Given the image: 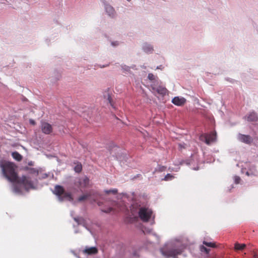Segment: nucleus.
Wrapping results in <instances>:
<instances>
[{"label": "nucleus", "instance_id": "28", "mask_svg": "<svg viewBox=\"0 0 258 258\" xmlns=\"http://www.w3.org/2000/svg\"><path fill=\"white\" fill-rule=\"evenodd\" d=\"M240 180V178L239 177H236V179H235V181H236V182L237 183H239V181Z\"/></svg>", "mask_w": 258, "mask_h": 258}, {"label": "nucleus", "instance_id": "16", "mask_svg": "<svg viewBox=\"0 0 258 258\" xmlns=\"http://www.w3.org/2000/svg\"><path fill=\"white\" fill-rule=\"evenodd\" d=\"M246 247V244H240L238 242H236L234 245V249L235 250H242Z\"/></svg>", "mask_w": 258, "mask_h": 258}, {"label": "nucleus", "instance_id": "35", "mask_svg": "<svg viewBox=\"0 0 258 258\" xmlns=\"http://www.w3.org/2000/svg\"><path fill=\"white\" fill-rule=\"evenodd\" d=\"M127 1H128V2H130L131 0H127Z\"/></svg>", "mask_w": 258, "mask_h": 258}, {"label": "nucleus", "instance_id": "6", "mask_svg": "<svg viewBox=\"0 0 258 258\" xmlns=\"http://www.w3.org/2000/svg\"><path fill=\"white\" fill-rule=\"evenodd\" d=\"M98 194L93 190L90 191L88 193L82 195V201L84 200H88L92 203L95 202L98 198Z\"/></svg>", "mask_w": 258, "mask_h": 258}, {"label": "nucleus", "instance_id": "2", "mask_svg": "<svg viewBox=\"0 0 258 258\" xmlns=\"http://www.w3.org/2000/svg\"><path fill=\"white\" fill-rule=\"evenodd\" d=\"M54 194L58 197V200L61 202L66 200H72L71 194L66 192L62 186L56 185L54 187Z\"/></svg>", "mask_w": 258, "mask_h": 258}, {"label": "nucleus", "instance_id": "18", "mask_svg": "<svg viewBox=\"0 0 258 258\" xmlns=\"http://www.w3.org/2000/svg\"><path fill=\"white\" fill-rule=\"evenodd\" d=\"M203 244L208 247H216V244L214 242H209L204 241Z\"/></svg>", "mask_w": 258, "mask_h": 258}, {"label": "nucleus", "instance_id": "30", "mask_svg": "<svg viewBox=\"0 0 258 258\" xmlns=\"http://www.w3.org/2000/svg\"><path fill=\"white\" fill-rule=\"evenodd\" d=\"M31 122L33 124H35V122L34 121H31Z\"/></svg>", "mask_w": 258, "mask_h": 258}, {"label": "nucleus", "instance_id": "13", "mask_svg": "<svg viewBox=\"0 0 258 258\" xmlns=\"http://www.w3.org/2000/svg\"><path fill=\"white\" fill-rule=\"evenodd\" d=\"M106 12L108 15L111 17H113L115 15V12L114 8L110 5H107L105 7Z\"/></svg>", "mask_w": 258, "mask_h": 258}, {"label": "nucleus", "instance_id": "5", "mask_svg": "<svg viewBox=\"0 0 258 258\" xmlns=\"http://www.w3.org/2000/svg\"><path fill=\"white\" fill-rule=\"evenodd\" d=\"M152 215V211L145 207H141L139 211V216L140 219L144 222L149 221Z\"/></svg>", "mask_w": 258, "mask_h": 258}, {"label": "nucleus", "instance_id": "20", "mask_svg": "<svg viewBox=\"0 0 258 258\" xmlns=\"http://www.w3.org/2000/svg\"><path fill=\"white\" fill-rule=\"evenodd\" d=\"M105 192L106 194H112L113 195H116L117 193V190L116 189L106 190H105Z\"/></svg>", "mask_w": 258, "mask_h": 258}, {"label": "nucleus", "instance_id": "8", "mask_svg": "<svg viewBox=\"0 0 258 258\" xmlns=\"http://www.w3.org/2000/svg\"><path fill=\"white\" fill-rule=\"evenodd\" d=\"M41 128L42 133L46 135L50 134L53 130L51 125L46 122L41 123Z\"/></svg>", "mask_w": 258, "mask_h": 258}, {"label": "nucleus", "instance_id": "7", "mask_svg": "<svg viewBox=\"0 0 258 258\" xmlns=\"http://www.w3.org/2000/svg\"><path fill=\"white\" fill-rule=\"evenodd\" d=\"M205 139V143L207 145H210L212 143L216 141V133L215 132H212L209 134L204 135Z\"/></svg>", "mask_w": 258, "mask_h": 258}, {"label": "nucleus", "instance_id": "10", "mask_svg": "<svg viewBox=\"0 0 258 258\" xmlns=\"http://www.w3.org/2000/svg\"><path fill=\"white\" fill-rule=\"evenodd\" d=\"M186 102V99L183 97H175L173 98L172 102L175 105L181 106L183 105Z\"/></svg>", "mask_w": 258, "mask_h": 258}, {"label": "nucleus", "instance_id": "11", "mask_svg": "<svg viewBox=\"0 0 258 258\" xmlns=\"http://www.w3.org/2000/svg\"><path fill=\"white\" fill-rule=\"evenodd\" d=\"M83 252L88 255L95 254L98 252V249L95 247H86L84 250Z\"/></svg>", "mask_w": 258, "mask_h": 258}, {"label": "nucleus", "instance_id": "23", "mask_svg": "<svg viewBox=\"0 0 258 258\" xmlns=\"http://www.w3.org/2000/svg\"><path fill=\"white\" fill-rule=\"evenodd\" d=\"M113 208L111 207L108 208L107 209H102L101 211L104 213H108L111 211H113Z\"/></svg>", "mask_w": 258, "mask_h": 258}, {"label": "nucleus", "instance_id": "33", "mask_svg": "<svg viewBox=\"0 0 258 258\" xmlns=\"http://www.w3.org/2000/svg\"><path fill=\"white\" fill-rule=\"evenodd\" d=\"M78 200H79V201H81V197H80V198H78Z\"/></svg>", "mask_w": 258, "mask_h": 258}, {"label": "nucleus", "instance_id": "21", "mask_svg": "<svg viewBox=\"0 0 258 258\" xmlns=\"http://www.w3.org/2000/svg\"><path fill=\"white\" fill-rule=\"evenodd\" d=\"M174 177L173 175L168 173L164 177V180L165 181L171 180L173 179Z\"/></svg>", "mask_w": 258, "mask_h": 258}, {"label": "nucleus", "instance_id": "25", "mask_svg": "<svg viewBox=\"0 0 258 258\" xmlns=\"http://www.w3.org/2000/svg\"><path fill=\"white\" fill-rule=\"evenodd\" d=\"M89 180L87 177H85L83 180V184L85 186H87L89 183Z\"/></svg>", "mask_w": 258, "mask_h": 258}, {"label": "nucleus", "instance_id": "31", "mask_svg": "<svg viewBox=\"0 0 258 258\" xmlns=\"http://www.w3.org/2000/svg\"><path fill=\"white\" fill-rule=\"evenodd\" d=\"M112 44L113 45H114V46L117 45V44H115L114 42H112Z\"/></svg>", "mask_w": 258, "mask_h": 258}, {"label": "nucleus", "instance_id": "17", "mask_svg": "<svg viewBox=\"0 0 258 258\" xmlns=\"http://www.w3.org/2000/svg\"><path fill=\"white\" fill-rule=\"evenodd\" d=\"M26 170H28L29 173L31 174H34L37 176L39 174L38 170L36 168L26 167Z\"/></svg>", "mask_w": 258, "mask_h": 258}, {"label": "nucleus", "instance_id": "4", "mask_svg": "<svg viewBox=\"0 0 258 258\" xmlns=\"http://www.w3.org/2000/svg\"><path fill=\"white\" fill-rule=\"evenodd\" d=\"M160 250L163 255L173 258H176L178 255L180 254L182 252V250L180 248H166L164 247L161 248Z\"/></svg>", "mask_w": 258, "mask_h": 258}, {"label": "nucleus", "instance_id": "15", "mask_svg": "<svg viewBox=\"0 0 258 258\" xmlns=\"http://www.w3.org/2000/svg\"><path fill=\"white\" fill-rule=\"evenodd\" d=\"M12 156L14 159L17 161H20L22 160V156L18 152H14L12 154Z\"/></svg>", "mask_w": 258, "mask_h": 258}, {"label": "nucleus", "instance_id": "1", "mask_svg": "<svg viewBox=\"0 0 258 258\" xmlns=\"http://www.w3.org/2000/svg\"><path fill=\"white\" fill-rule=\"evenodd\" d=\"M4 176L10 182H15L18 179L17 166L12 162H6L1 166Z\"/></svg>", "mask_w": 258, "mask_h": 258}, {"label": "nucleus", "instance_id": "27", "mask_svg": "<svg viewBox=\"0 0 258 258\" xmlns=\"http://www.w3.org/2000/svg\"><path fill=\"white\" fill-rule=\"evenodd\" d=\"M74 220L76 221L77 226H78L80 224V218H74Z\"/></svg>", "mask_w": 258, "mask_h": 258}, {"label": "nucleus", "instance_id": "9", "mask_svg": "<svg viewBox=\"0 0 258 258\" xmlns=\"http://www.w3.org/2000/svg\"><path fill=\"white\" fill-rule=\"evenodd\" d=\"M238 140L245 144H250L253 141L252 138L249 135H245L241 134H239L237 136Z\"/></svg>", "mask_w": 258, "mask_h": 258}, {"label": "nucleus", "instance_id": "19", "mask_svg": "<svg viewBox=\"0 0 258 258\" xmlns=\"http://www.w3.org/2000/svg\"><path fill=\"white\" fill-rule=\"evenodd\" d=\"M200 250L202 252H205L206 253L208 254L210 251V249L206 248L204 245L200 246Z\"/></svg>", "mask_w": 258, "mask_h": 258}, {"label": "nucleus", "instance_id": "3", "mask_svg": "<svg viewBox=\"0 0 258 258\" xmlns=\"http://www.w3.org/2000/svg\"><path fill=\"white\" fill-rule=\"evenodd\" d=\"M15 182L22 185L26 190L35 188L33 182L30 178L25 175H23L20 178L18 177Z\"/></svg>", "mask_w": 258, "mask_h": 258}, {"label": "nucleus", "instance_id": "12", "mask_svg": "<svg viewBox=\"0 0 258 258\" xmlns=\"http://www.w3.org/2000/svg\"><path fill=\"white\" fill-rule=\"evenodd\" d=\"M152 89L154 91L162 95H165L167 92V90L165 88L161 86H159L157 88L154 87Z\"/></svg>", "mask_w": 258, "mask_h": 258}, {"label": "nucleus", "instance_id": "29", "mask_svg": "<svg viewBox=\"0 0 258 258\" xmlns=\"http://www.w3.org/2000/svg\"><path fill=\"white\" fill-rule=\"evenodd\" d=\"M108 100L109 103H110V104L111 105H112V104H111V97L110 96H108Z\"/></svg>", "mask_w": 258, "mask_h": 258}, {"label": "nucleus", "instance_id": "22", "mask_svg": "<svg viewBox=\"0 0 258 258\" xmlns=\"http://www.w3.org/2000/svg\"><path fill=\"white\" fill-rule=\"evenodd\" d=\"M156 78V77L152 73H149L148 75V78L151 81L155 80Z\"/></svg>", "mask_w": 258, "mask_h": 258}, {"label": "nucleus", "instance_id": "34", "mask_svg": "<svg viewBox=\"0 0 258 258\" xmlns=\"http://www.w3.org/2000/svg\"><path fill=\"white\" fill-rule=\"evenodd\" d=\"M98 205L99 206H100V203H98Z\"/></svg>", "mask_w": 258, "mask_h": 258}, {"label": "nucleus", "instance_id": "26", "mask_svg": "<svg viewBox=\"0 0 258 258\" xmlns=\"http://www.w3.org/2000/svg\"><path fill=\"white\" fill-rule=\"evenodd\" d=\"M75 170L76 172L80 173L81 172V166H80L79 165H77L75 167Z\"/></svg>", "mask_w": 258, "mask_h": 258}, {"label": "nucleus", "instance_id": "24", "mask_svg": "<svg viewBox=\"0 0 258 258\" xmlns=\"http://www.w3.org/2000/svg\"><path fill=\"white\" fill-rule=\"evenodd\" d=\"M144 49L147 52H150L153 50V47L150 46H149L147 47H145Z\"/></svg>", "mask_w": 258, "mask_h": 258}, {"label": "nucleus", "instance_id": "14", "mask_svg": "<svg viewBox=\"0 0 258 258\" xmlns=\"http://www.w3.org/2000/svg\"><path fill=\"white\" fill-rule=\"evenodd\" d=\"M258 119L257 114L255 112H251L247 117V120L249 121H255Z\"/></svg>", "mask_w": 258, "mask_h": 258}, {"label": "nucleus", "instance_id": "32", "mask_svg": "<svg viewBox=\"0 0 258 258\" xmlns=\"http://www.w3.org/2000/svg\"><path fill=\"white\" fill-rule=\"evenodd\" d=\"M75 233H78V232H79V230H75Z\"/></svg>", "mask_w": 258, "mask_h": 258}]
</instances>
